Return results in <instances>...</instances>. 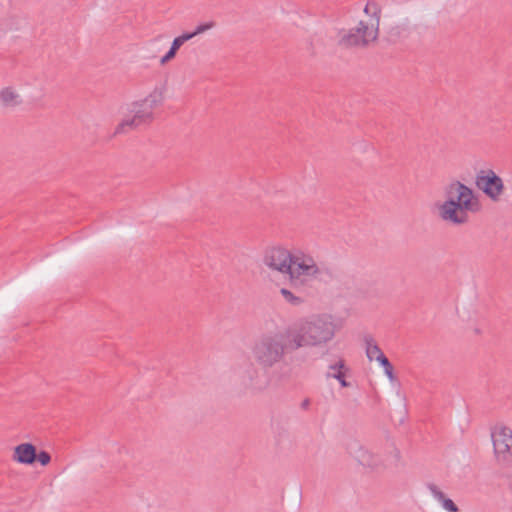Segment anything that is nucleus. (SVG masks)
<instances>
[{
    "mask_svg": "<svg viewBox=\"0 0 512 512\" xmlns=\"http://www.w3.org/2000/svg\"><path fill=\"white\" fill-rule=\"evenodd\" d=\"M446 200H453L454 204H458L468 212H476L479 210L480 204L477 196L471 188L461 183L453 181L445 188Z\"/></svg>",
    "mask_w": 512,
    "mask_h": 512,
    "instance_id": "obj_6",
    "label": "nucleus"
},
{
    "mask_svg": "<svg viewBox=\"0 0 512 512\" xmlns=\"http://www.w3.org/2000/svg\"><path fill=\"white\" fill-rule=\"evenodd\" d=\"M162 93L154 90L144 99L131 103L128 111L131 116L124 118L115 128V134L126 133L142 125L150 124L154 119V110L162 103Z\"/></svg>",
    "mask_w": 512,
    "mask_h": 512,
    "instance_id": "obj_3",
    "label": "nucleus"
},
{
    "mask_svg": "<svg viewBox=\"0 0 512 512\" xmlns=\"http://www.w3.org/2000/svg\"><path fill=\"white\" fill-rule=\"evenodd\" d=\"M322 269L315 259L300 250L293 251L290 269L288 270L289 284L293 289L306 290L312 281L318 279Z\"/></svg>",
    "mask_w": 512,
    "mask_h": 512,
    "instance_id": "obj_4",
    "label": "nucleus"
},
{
    "mask_svg": "<svg viewBox=\"0 0 512 512\" xmlns=\"http://www.w3.org/2000/svg\"><path fill=\"white\" fill-rule=\"evenodd\" d=\"M476 186L493 201H498L504 191V183L492 169L481 170L475 179Z\"/></svg>",
    "mask_w": 512,
    "mask_h": 512,
    "instance_id": "obj_8",
    "label": "nucleus"
},
{
    "mask_svg": "<svg viewBox=\"0 0 512 512\" xmlns=\"http://www.w3.org/2000/svg\"><path fill=\"white\" fill-rule=\"evenodd\" d=\"M428 489L432 493V495L442 503V506L445 510L449 512H458L457 505L450 499L445 496V494L439 490V488L434 484H429Z\"/></svg>",
    "mask_w": 512,
    "mask_h": 512,
    "instance_id": "obj_13",
    "label": "nucleus"
},
{
    "mask_svg": "<svg viewBox=\"0 0 512 512\" xmlns=\"http://www.w3.org/2000/svg\"><path fill=\"white\" fill-rule=\"evenodd\" d=\"M496 460L504 467H512V430L500 427L492 433Z\"/></svg>",
    "mask_w": 512,
    "mask_h": 512,
    "instance_id": "obj_7",
    "label": "nucleus"
},
{
    "mask_svg": "<svg viewBox=\"0 0 512 512\" xmlns=\"http://www.w3.org/2000/svg\"><path fill=\"white\" fill-rule=\"evenodd\" d=\"M214 26H215V22H213V21L202 23L195 28L194 33H196V36H197L199 34H202L206 31L212 29Z\"/></svg>",
    "mask_w": 512,
    "mask_h": 512,
    "instance_id": "obj_20",
    "label": "nucleus"
},
{
    "mask_svg": "<svg viewBox=\"0 0 512 512\" xmlns=\"http://www.w3.org/2000/svg\"><path fill=\"white\" fill-rule=\"evenodd\" d=\"M379 364L384 368V372L388 379L391 382H394L396 380V376L394 374L393 365L390 363L388 358L386 356H381V359H379Z\"/></svg>",
    "mask_w": 512,
    "mask_h": 512,
    "instance_id": "obj_19",
    "label": "nucleus"
},
{
    "mask_svg": "<svg viewBox=\"0 0 512 512\" xmlns=\"http://www.w3.org/2000/svg\"><path fill=\"white\" fill-rule=\"evenodd\" d=\"M0 103L3 107L14 108L22 104V98L14 88L5 87L0 90Z\"/></svg>",
    "mask_w": 512,
    "mask_h": 512,
    "instance_id": "obj_12",
    "label": "nucleus"
},
{
    "mask_svg": "<svg viewBox=\"0 0 512 512\" xmlns=\"http://www.w3.org/2000/svg\"><path fill=\"white\" fill-rule=\"evenodd\" d=\"M364 12L369 16V19H376L378 25L380 24L381 9L376 2H368L364 7Z\"/></svg>",
    "mask_w": 512,
    "mask_h": 512,
    "instance_id": "obj_17",
    "label": "nucleus"
},
{
    "mask_svg": "<svg viewBox=\"0 0 512 512\" xmlns=\"http://www.w3.org/2000/svg\"><path fill=\"white\" fill-rule=\"evenodd\" d=\"M293 251L282 247H273L263 256V263L269 269L287 275L290 269Z\"/></svg>",
    "mask_w": 512,
    "mask_h": 512,
    "instance_id": "obj_9",
    "label": "nucleus"
},
{
    "mask_svg": "<svg viewBox=\"0 0 512 512\" xmlns=\"http://www.w3.org/2000/svg\"><path fill=\"white\" fill-rule=\"evenodd\" d=\"M37 450L31 443H22L14 448L12 459L21 464H33L36 461Z\"/></svg>",
    "mask_w": 512,
    "mask_h": 512,
    "instance_id": "obj_11",
    "label": "nucleus"
},
{
    "mask_svg": "<svg viewBox=\"0 0 512 512\" xmlns=\"http://www.w3.org/2000/svg\"><path fill=\"white\" fill-rule=\"evenodd\" d=\"M36 460L39 461V463L42 465V466H46L50 463L51 461V456L48 452L46 451H40L38 454H37V457H36Z\"/></svg>",
    "mask_w": 512,
    "mask_h": 512,
    "instance_id": "obj_21",
    "label": "nucleus"
},
{
    "mask_svg": "<svg viewBox=\"0 0 512 512\" xmlns=\"http://www.w3.org/2000/svg\"><path fill=\"white\" fill-rule=\"evenodd\" d=\"M344 368H345L344 361L339 360L336 364L330 366L331 370H337V372L333 373V374L328 373L327 377H332V378L338 380L342 387H349L350 383L346 381L345 374L342 371V369H344Z\"/></svg>",
    "mask_w": 512,
    "mask_h": 512,
    "instance_id": "obj_15",
    "label": "nucleus"
},
{
    "mask_svg": "<svg viewBox=\"0 0 512 512\" xmlns=\"http://www.w3.org/2000/svg\"><path fill=\"white\" fill-rule=\"evenodd\" d=\"M439 216L443 221L454 225H462L469 220L468 211L454 204L453 200H445L439 206Z\"/></svg>",
    "mask_w": 512,
    "mask_h": 512,
    "instance_id": "obj_10",
    "label": "nucleus"
},
{
    "mask_svg": "<svg viewBox=\"0 0 512 512\" xmlns=\"http://www.w3.org/2000/svg\"><path fill=\"white\" fill-rule=\"evenodd\" d=\"M280 294L284 300L292 306H300L304 303V299L300 296L295 295L292 291L287 288H281Z\"/></svg>",
    "mask_w": 512,
    "mask_h": 512,
    "instance_id": "obj_16",
    "label": "nucleus"
},
{
    "mask_svg": "<svg viewBox=\"0 0 512 512\" xmlns=\"http://www.w3.org/2000/svg\"><path fill=\"white\" fill-rule=\"evenodd\" d=\"M195 36H196V33H194V31L186 32V33H183L182 35L176 37V39H178V41H180V43L183 45L185 42L191 40Z\"/></svg>",
    "mask_w": 512,
    "mask_h": 512,
    "instance_id": "obj_22",
    "label": "nucleus"
},
{
    "mask_svg": "<svg viewBox=\"0 0 512 512\" xmlns=\"http://www.w3.org/2000/svg\"><path fill=\"white\" fill-rule=\"evenodd\" d=\"M290 336L296 350L302 347H314L325 344L333 339L336 326L332 318L318 315L303 318L288 326Z\"/></svg>",
    "mask_w": 512,
    "mask_h": 512,
    "instance_id": "obj_1",
    "label": "nucleus"
},
{
    "mask_svg": "<svg viewBox=\"0 0 512 512\" xmlns=\"http://www.w3.org/2000/svg\"><path fill=\"white\" fill-rule=\"evenodd\" d=\"M379 27L376 19L360 20L348 31L340 32L338 46L342 48H366L378 39Z\"/></svg>",
    "mask_w": 512,
    "mask_h": 512,
    "instance_id": "obj_5",
    "label": "nucleus"
},
{
    "mask_svg": "<svg viewBox=\"0 0 512 512\" xmlns=\"http://www.w3.org/2000/svg\"><path fill=\"white\" fill-rule=\"evenodd\" d=\"M181 46H182V44L180 43V41H178V39L174 38L170 49L161 58L160 63L163 65V64L169 62L170 60H172L176 56V53L180 49Z\"/></svg>",
    "mask_w": 512,
    "mask_h": 512,
    "instance_id": "obj_18",
    "label": "nucleus"
},
{
    "mask_svg": "<svg viewBox=\"0 0 512 512\" xmlns=\"http://www.w3.org/2000/svg\"><path fill=\"white\" fill-rule=\"evenodd\" d=\"M366 343V355L370 361L376 360L379 362L381 356H385L380 347L374 341L372 337H367L365 339Z\"/></svg>",
    "mask_w": 512,
    "mask_h": 512,
    "instance_id": "obj_14",
    "label": "nucleus"
},
{
    "mask_svg": "<svg viewBox=\"0 0 512 512\" xmlns=\"http://www.w3.org/2000/svg\"><path fill=\"white\" fill-rule=\"evenodd\" d=\"M309 405H310V400L308 398H306L302 401L301 408L306 410V409H308Z\"/></svg>",
    "mask_w": 512,
    "mask_h": 512,
    "instance_id": "obj_23",
    "label": "nucleus"
},
{
    "mask_svg": "<svg viewBox=\"0 0 512 512\" xmlns=\"http://www.w3.org/2000/svg\"><path fill=\"white\" fill-rule=\"evenodd\" d=\"M296 351L288 327L282 331L261 335L253 344L251 353L255 362L270 369L284 360L287 354Z\"/></svg>",
    "mask_w": 512,
    "mask_h": 512,
    "instance_id": "obj_2",
    "label": "nucleus"
}]
</instances>
